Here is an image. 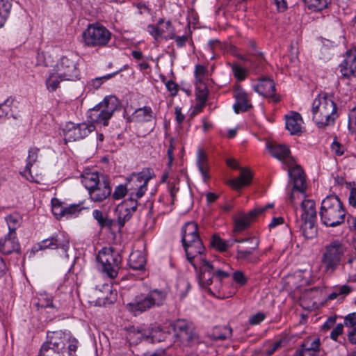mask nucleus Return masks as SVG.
Wrapping results in <instances>:
<instances>
[{
  "instance_id": "nucleus-56",
  "label": "nucleus",
  "mask_w": 356,
  "mask_h": 356,
  "mask_svg": "<svg viewBox=\"0 0 356 356\" xmlns=\"http://www.w3.org/2000/svg\"><path fill=\"white\" fill-rule=\"evenodd\" d=\"M343 325L341 323L337 324L330 333V337L334 341H337L338 337L342 334Z\"/></svg>"
},
{
  "instance_id": "nucleus-47",
  "label": "nucleus",
  "mask_w": 356,
  "mask_h": 356,
  "mask_svg": "<svg viewBox=\"0 0 356 356\" xmlns=\"http://www.w3.org/2000/svg\"><path fill=\"white\" fill-rule=\"evenodd\" d=\"M309 8L321 10L327 8L329 0H302Z\"/></svg>"
},
{
  "instance_id": "nucleus-15",
  "label": "nucleus",
  "mask_w": 356,
  "mask_h": 356,
  "mask_svg": "<svg viewBox=\"0 0 356 356\" xmlns=\"http://www.w3.org/2000/svg\"><path fill=\"white\" fill-rule=\"evenodd\" d=\"M339 68L343 77L346 79L356 77V47L346 51Z\"/></svg>"
},
{
  "instance_id": "nucleus-45",
  "label": "nucleus",
  "mask_w": 356,
  "mask_h": 356,
  "mask_svg": "<svg viewBox=\"0 0 356 356\" xmlns=\"http://www.w3.org/2000/svg\"><path fill=\"white\" fill-rule=\"evenodd\" d=\"M6 220L8 226L9 232L16 233L15 230L21 221L20 216L18 213H13L8 216L6 218Z\"/></svg>"
},
{
  "instance_id": "nucleus-58",
  "label": "nucleus",
  "mask_w": 356,
  "mask_h": 356,
  "mask_svg": "<svg viewBox=\"0 0 356 356\" xmlns=\"http://www.w3.org/2000/svg\"><path fill=\"white\" fill-rule=\"evenodd\" d=\"M67 341L69 343V345H68L69 353H70V355H72V353L76 352L79 342H78L77 339H76L74 337H72L70 334H69V338L67 339Z\"/></svg>"
},
{
  "instance_id": "nucleus-50",
  "label": "nucleus",
  "mask_w": 356,
  "mask_h": 356,
  "mask_svg": "<svg viewBox=\"0 0 356 356\" xmlns=\"http://www.w3.org/2000/svg\"><path fill=\"white\" fill-rule=\"evenodd\" d=\"M37 65H42L46 67H51L53 65V60H51L49 55L40 53L38 54Z\"/></svg>"
},
{
  "instance_id": "nucleus-9",
  "label": "nucleus",
  "mask_w": 356,
  "mask_h": 356,
  "mask_svg": "<svg viewBox=\"0 0 356 356\" xmlns=\"http://www.w3.org/2000/svg\"><path fill=\"white\" fill-rule=\"evenodd\" d=\"M68 338L69 333L62 331L48 334L47 341L42 346L39 356H63L62 351Z\"/></svg>"
},
{
  "instance_id": "nucleus-13",
  "label": "nucleus",
  "mask_w": 356,
  "mask_h": 356,
  "mask_svg": "<svg viewBox=\"0 0 356 356\" xmlns=\"http://www.w3.org/2000/svg\"><path fill=\"white\" fill-rule=\"evenodd\" d=\"M56 71L67 81L80 79V70L77 59L73 56H64L56 64Z\"/></svg>"
},
{
  "instance_id": "nucleus-38",
  "label": "nucleus",
  "mask_w": 356,
  "mask_h": 356,
  "mask_svg": "<svg viewBox=\"0 0 356 356\" xmlns=\"http://www.w3.org/2000/svg\"><path fill=\"white\" fill-rule=\"evenodd\" d=\"M118 99L115 97L109 96L105 97L97 106L102 108L104 111L106 112L107 115L112 117L114 112L118 109Z\"/></svg>"
},
{
  "instance_id": "nucleus-18",
  "label": "nucleus",
  "mask_w": 356,
  "mask_h": 356,
  "mask_svg": "<svg viewBox=\"0 0 356 356\" xmlns=\"http://www.w3.org/2000/svg\"><path fill=\"white\" fill-rule=\"evenodd\" d=\"M68 248V239L65 238L63 236L56 235L38 243L37 245L33 247V251L38 252L39 250H44L46 249L56 250L61 248L65 252H67Z\"/></svg>"
},
{
  "instance_id": "nucleus-2",
  "label": "nucleus",
  "mask_w": 356,
  "mask_h": 356,
  "mask_svg": "<svg viewBox=\"0 0 356 356\" xmlns=\"http://www.w3.org/2000/svg\"><path fill=\"white\" fill-rule=\"evenodd\" d=\"M346 243L339 239H332L325 243L321 252V266L324 273L332 275L342 264L347 252Z\"/></svg>"
},
{
  "instance_id": "nucleus-33",
  "label": "nucleus",
  "mask_w": 356,
  "mask_h": 356,
  "mask_svg": "<svg viewBox=\"0 0 356 356\" xmlns=\"http://www.w3.org/2000/svg\"><path fill=\"white\" fill-rule=\"evenodd\" d=\"M252 179L251 172L248 169H242L240 176L236 179L230 180L229 183L234 188L238 190L249 185L251 183Z\"/></svg>"
},
{
  "instance_id": "nucleus-20",
  "label": "nucleus",
  "mask_w": 356,
  "mask_h": 356,
  "mask_svg": "<svg viewBox=\"0 0 356 356\" xmlns=\"http://www.w3.org/2000/svg\"><path fill=\"white\" fill-rule=\"evenodd\" d=\"M254 90L264 97L272 98L276 102L279 101L275 95V84L269 77L259 79L258 83L254 86Z\"/></svg>"
},
{
  "instance_id": "nucleus-26",
  "label": "nucleus",
  "mask_w": 356,
  "mask_h": 356,
  "mask_svg": "<svg viewBox=\"0 0 356 356\" xmlns=\"http://www.w3.org/2000/svg\"><path fill=\"white\" fill-rule=\"evenodd\" d=\"M257 218V216H250L248 213H240L234 218V226L233 232L240 233L247 229L251 222Z\"/></svg>"
},
{
  "instance_id": "nucleus-19",
  "label": "nucleus",
  "mask_w": 356,
  "mask_h": 356,
  "mask_svg": "<svg viewBox=\"0 0 356 356\" xmlns=\"http://www.w3.org/2000/svg\"><path fill=\"white\" fill-rule=\"evenodd\" d=\"M174 330L183 343H190L195 338L193 325L184 320H177L174 324Z\"/></svg>"
},
{
  "instance_id": "nucleus-49",
  "label": "nucleus",
  "mask_w": 356,
  "mask_h": 356,
  "mask_svg": "<svg viewBox=\"0 0 356 356\" xmlns=\"http://www.w3.org/2000/svg\"><path fill=\"white\" fill-rule=\"evenodd\" d=\"M129 191V187L127 185L124 186L122 184L118 185L115 187L113 193L112 194V197L114 200H120L125 196L127 193Z\"/></svg>"
},
{
  "instance_id": "nucleus-25",
  "label": "nucleus",
  "mask_w": 356,
  "mask_h": 356,
  "mask_svg": "<svg viewBox=\"0 0 356 356\" xmlns=\"http://www.w3.org/2000/svg\"><path fill=\"white\" fill-rule=\"evenodd\" d=\"M270 154L287 164L293 159L290 158V150L288 147L284 145L280 144H268L267 145Z\"/></svg>"
},
{
  "instance_id": "nucleus-30",
  "label": "nucleus",
  "mask_w": 356,
  "mask_h": 356,
  "mask_svg": "<svg viewBox=\"0 0 356 356\" xmlns=\"http://www.w3.org/2000/svg\"><path fill=\"white\" fill-rule=\"evenodd\" d=\"M302 118L298 113H293L291 115L286 118V128L291 134H298L301 132Z\"/></svg>"
},
{
  "instance_id": "nucleus-24",
  "label": "nucleus",
  "mask_w": 356,
  "mask_h": 356,
  "mask_svg": "<svg viewBox=\"0 0 356 356\" xmlns=\"http://www.w3.org/2000/svg\"><path fill=\"white\" fill-rule=\"evenodd\" d=\"M40 149L36 147H31L29 150L28 156L26 159V165L24 172H22L24 176L29 181L40 183V180L37 177L32 175L31 168L33 163H35L38 158V154Z\"/></svg>"
},
{
  "instance_id": "nucleus-11",
  "label": "nucleus",
  "mask_w": 356,
  "mask_h": 356,
  "mask_svg": "<svg viewBox=\"0 0 356 356\" xmlns=\"http://www.w3.org/2000/svg\"><path fill=\"white\" fill-rule=\"evenodd\" d=\"M218 263H211L209 261L200 269L199 282L204 287L210 286L213 279L220 283L223 280L229 277L230 272L225 268L217 266Z\"/></svg>"
},
{
  "instance_id": "nucleus-29",
  "label": "nucleus",
  "mask_w": 356,
  "mask_h": 356,
  "mask_svg": "<svg viewBox=\"0 0 356 356\" xmlns=\"http://www.w3.org/2000/svg\"><path fill=\"white\" fill-rule=\"evenodd\" d=\"M301 220H316L315 202L312 200L305 199L301 203Z\"/></svg>"
},
{
  "instance_id": "nucleus-52",
  "label": "nucleus",
  "mask_w": 356,
  "mask_h": 356,
  "mask_svg": "<svg viewBox=\"0 0 356 356\" xmlns=\"http://www.w3.org/2000/svg\"><path fill=\"white\" fill-rule=\"evenodd\" d=\"M209 91L204 85L200 86L197 89L196 99L198 102H206L208 98Z\"/></svg>"
},
{
  "instance_id": "nucleus-61",
  "label": "nucleus",
  "mask_w": 356,
  "mask_h": 356,
  "mask_svg": "<svg viewBox=\"0 0 356 356\" xmlns=\"http://www.w3.org/2000/svg\"><path fill=\"white\" fill-rule=\"evenodd\" d=\"M165 86L172 97L177 95L178 92V85L177 83L172 81H168L165 83Z\"/></svg>"
},
{
  "instance_id": "nucleus-64",
  "label": "nucleus",
  "mask_w": 356,
  "mask_h": 356,
  "mask_svg": "<svg viewBox=\"0 0 356 356\" xmlns=\"http://www.w3.org/2000/svg\"><path fill=\"white\" fill-rule=\"evenodd\" d=\"M345 323L346 325H349L350 326L356 325V313L348 314L345 318Z\"/></svg>"
},
{
  "instance_id": "nucleus-46",
  "label": "nucleus",
  "mask_w": 356,
  "mask_h": 356,
  "mask_svg": "<svg viewBox=\"0 0 356 356\" xmlns=\"http://www.w3.org/2000/svg\"><path fill=\"white\" fill-rule=\"evenodd\" d=\"M116 211L118 213V220L121 226H123L124 223L131 218L134 213V212H131V211L128 209H122V207L119 205L118 206Z\"/></svg>"
},
{
  "instance_id": "nucleus-59",
  "label": "nucleus",
  "mask_w": 356,
  "mask_h": 356,
  "mask_svg": "<svg viewBox=\"0 0 356 356\" xmlns=\"http://www.w3.org/2000/svg\"><path fill=\"white\" fill-rule=\"evenodd\" d=\"M273 204H268L265 207H256L254 209L250 211V216H259L260 214L264 213L268 209L273 208Z\"/></svg>"
},
{
  "instance_id": "nucleus-4",
  "label": "nucleus",
  "mask_w": 356,
  "mask_h": 356,
  "mask_svg": "<svg viewBox=\"0 0 356 356\" xmlns=\"http://www.w3.org/2000/svg\"><path fill=\"white\" fill-rule=\"evenodd\" d=\"M167 297V293L163 290L154 289L148 293H140L135 297L131 302L127 305V309L134 313H142L154 307L162 305Z\"/></svg>"
},
{
  "instance_id": "nucleus-1",
  "label": "nucleus",
  "mask_w": 356,
  "mask_h": 356,
  "mask_svg": "<svg viewBox=\"0 0 356 356\" xmlns=\"http://www.w3.org/2000/svg\"><path fill=\"white\" fill-rule=\"evenodd\" d=\"M312 120L321 129L332 126L338 118L337 106L332 97L327 93H320L313 101Z\"/></svg>"
},
{
  "instance_id": "nucleus-16",
  "label": "nucleus",
  "mask_w": 356,
  "mask_h": 356,
  "mask_svg": "<svg viewBox=\"0 0 356 356\" xmlns=\"http://www.w3.org/2000/svg\"><path fill=\"white\" fill-rule=\"evenodd\" d=\"M147 31L156 39L164 38L165 39H174L175 38V29L170 21L163 19L159 20L157 24L149 25Z\"/></svg>"
},
{
  "instance_id": "nucleus-12",
  "label": "nucleus",
  "mask_w": 356,
  "mask_h": 356,
  "mask_svg": "<svg viewBox=\"0 0 356 356\" xmlns=\"http://www.w3.org/2000/svg\"><path fill=\"white\" fill-rule=\"evenodd\" d=\"M187 260L195 270L200 269L208 261L204 255L205 248L201 239L182 243Z\"/></svg>"
},
{
  "instance_id": "nucleus-40",
  "label": "nucleus",
  "mask_w": 356,
  "mask_h": 356,
  "mask_svg": "<svg viewBox=\"0 0 356 356\" xmlns=\"http://www.w3.org/2000/svg\"><path fill=\"white\" fill-rule=\"evenodd\" d=\"M63 81H67V79H64V78L61 76L57 71H56V72L51 73L46 79L47 88L49 92H54L60 88V84Z\"/></svg>"
},
{
  "instance_id": "nucleus-22",
  "label": "nucleus",
  "mask_w": 356,
  "mask_h": 356,
  "mask_svg": "<svg viewBox=\"0 0 356 356\" xmlns=\"http://www.w3.org/2000/svg\"><path fill=\"white\" fill-rule=\"evenodd\" d=\"M0 251L5 254L20 252V245L16 233L8 232L4 238L0 239Z\"/></svg>"
},
{
  "instance_id": "nucleus-54",
  "label": "nucleus",
  "mask_w": 356,
  "mask_h": 356,
  "mask_svg": "<svg viewBox=\"0 0 356 356\" xmlns=\"http://www.w3.org/2000/svg\"><path fill=\"white\" fill-rule=\"evenodd\" d=\"M232 72L235 76V77L239 80L242 81L245 79L246 76V71L244 68L241 67L238 65H233L232 66Z\"/></svg>"
},
{
  "instance_id": "nucleus-63",
  "label": "nucleus",
  "mask_w": 356,
  "mask_h": 356,
  "mask_svg": "<svg viewBox=\"0 0 356 356\" xmlns=\"http://www.w3.org/2000/svg\"><path fill=\"white\" fill-rule=\"evenodd\" d=\"M349 204L355 207H356V188L353 187L350 188V195H349Z\"/></svg>"
},
{
  "instance_id": "nucleus-41",
  "label": "nucleus",
  "mask_w": 356,
  "mask_h": 356,
  "mask_svg": "<svg viewBox=\"0 0 356 356\" xmlns=\"http://www.w3.org/2000/svg\"><path fill=\"white\" fill-rule=\"evenodd\" d=\"M235 242L232 240L229 241H223L220 236L213 235L211 241V245L221 252L226 251L233 245Z\"/></svg>"
},
{
  "instance_id": "nucleus-3",
  "label": "nucleus",
  "mask_w": 356,
  "mask_h": 356,
  "mask_svg": "<svg viewBox=\"0 0 356 356\" xmlns=\"http://www.w3.org/2000/svg\"><path fill=\"white\" fill-rule=\"evenodd\" d=\"M319 214L323 224L336 227L344 222L346 211L337 196L329 195L322 201Z\"/></svg>"
},
{
  "instance_id": "nucleus-48",
  "label": "nucleus",
  "mask_w": 356,
  "mask_h": 356,
  "mask_svg": "<svg viewBox=\"0 0 356 356\" xmlns=\"http://www.w3.org/2000/svg\"><path fill=\"white\" fill-rule=\"evenodd\" d=\"M248 54L257 59V60L261 63L264 61L263 53L257 49L256 42L253 40L248 41Z\"/></svg>"
},
{
  "instance_id": "nucleus-62",
  "label": "nucleus",
  "mask_w": 356,
  "mask_h": 356,
  "mask_svg": "<svg viewBox=\"0 0 356 356\" xmlns=\"http://www.w3.org/2000/svg\"><path fill=\"white\" fill-rule=\"evenodd\" d=\"M207 69L202 65H197L195 68V75L196 77H203L206 75Z\"/></svg>"
},
{
  "instance_id": "nucleus-44",
  "label": "nucleus",
  "mask_w": 356,
  "mask_h": 356,
  "mask_svg": "<svg viewBox=\"0 0 356 356\" xmlns=\"http://www.w3.org/2000/svg\"><path fill=\"white\" fill-rule=\"evenodd\" d=\"M320 341L318 339H316L313 341H306L302 344V349L300 353V356H305L307 352L310 350L318 351L319 350Z\"/></svg>"
},
{
  "instance_id": "nucleus-28",
  "label": "nucleus",
  "mask_w": 356,
  "mask_h": 356,
  "mask_svg": "<svg viewBox=\"0 0 356 356\" xmlns=\"http://www.w3.org/2000/svg\"><path fill=\"white\" fill-rule=\"evenodd\" d=\"M102 181V176L95 171L85 170L81 175V181L88 191Z\"/></svg>"
},
{
  "instance_id": "nucleus-17",
  "label": "nucleus",
  "mask_w": 356,
  "mask_h": 356,
  "mask_svg": "<svg viewBox=\"0 0 356 356\" xmlns=\"http://www.w3.org/2000/svg\"><path fill=\"white\" fill-rule=\"evenodd\" d=\"M112 188L109 180L102 176V181L88 191L90 199L95 202H102L111 195Z\"/></svg>"
},
{
  "instance_id": "nucleus-7",
  "label": "nucleus",
  "mask_w": 356,
  "mask_h": 356,
  "mask_svg": "<svg viewBox=\"0 0 356 356\" xmlns=\"http://www.w3.org/2000/svg\"><path fill=\"white\" fill-rule=\"evenodd\" d=\"M83 44L88 47H103L111 39V33L103 25L90 24L82 33Z\"/></svg>"
},
{
  "instance_id": "nucleus-27",
  "label": "nucleus",
  "mask_w": 356,
  "mask_h": 356,
  "mask_svg": "<svg viewBox=\"0 0 356 356\" xmlns=\"http://www.w3.org/2000/svg\"><path fill=\"white\" fill-rule=\"evenodd\" d=\"M200 239L197 225L195 222H186L181 230V243L191 242L194 240Z\"/></svg>"
},
{
  "instance_id": "nucleus-21",
  "label": "nucleus",
  "mask_w": 356,
  "mask_h": 356,
  "mask_svg": "<svg viewBox=\"0 0 356 356\" xmlns=\"http://www.w3.org/2000/svg\"><path fill=\"white\" fill-rule=\"evenodd\" d=\"M19 113V102L15 97H9L0 104V119L3 118L17 119Z\"/></svg>"
},
{
  "instance_id": "nucleus-23",
  "label": "nucleus",
  "mask_w": 356,
  "mask_h": 356,
  "mask_svg": "<svg viewBox=\"0 0 356 356\" xmlns=\"http://www.w3.org/2000/svg\"><path fill=\"white\" fill-rule=\"evenodd\" d=\"M234 97L236 100V102L233 106L235 113H239L240 112H245L249 108L252 107L247 94L240 86L235 88L234 90Z\"/></svg>"
},
{
  "instance_id": "nucleus-6",
  "label": "nucleus",
  "mask_w": 356,
  "mask_h": 356,
  "mask_svg": "<svg viewBox=\"0 0 356 356\" xmlns=\"http://www.w3.org/2000/svg\"><path fill=\"white\" fill-rule=\"evenodd\" d=\"M289 177V184H292L293 187L289 194V200L292 204H295L296 199L300 196L305 197V192L307 189L306 176L302 167L296 164L294 161H290L286 164Z\"/></svg>"
},
{
  "instance_id": "nucleus-39",
  "label": "nucleus",
  "mask_w": 356,
  "mask_h": 356,
  "mask_svg": "<svg viewBox=\"0 0 356 356\" xmlns=\"http://www.w3.org/2000/svg\"><path fill=\"white\" fill-rule=\"evenodd\" d=\"M232 335V329L228 326L216 327L209 335L213 341H223L229 339Z\"/></svg>"
},
{
  "instance_id": "nucleus-5",
  "label": "nucleus",
  "mask_w": 356,
  "mask_h": 356,
  "mask_svg": "<svg viewBox=\"0 0 356 356\" xmlns=\"http://www.w3.org/2000/svg\"><path fill=\"white\" fill-rule=\"evenodd\" d=\"M237 245L235 258L240 261L256 264L260 259L259 240L257 237L233 239Z\"/></svg>"
},
{
  "instance_id": "nucleus-55",
  "label": "nucleus",
  "mask_w": 356,
  "mask_h": 356,
  "mask_svg": "<svg viewBox=\"0 0 356 356\" xmlns=\"http://www.w3.org/2000/svg\"><path fill=\"white\" fill-rule=\"evenodd\" d=\"M266 318V315L264 313L258 312L254 315H252L250 319L249 323L250 325H257L259 324L261 321H263Z\"/></svg>"
},
{
  "instance_id": "nucleus-57",
  "label": "nucleus",
  "mask_w": 356,
  "mask_h": 356,
  "mask_svg": "<svg viewBox=\"0 0 356 356\" xmlns=\"http://www.w3.org/2000/svg\"><path fill=\"white\" fill-rule=\"evenodd\" d=\"M154 224V218L153 217V207L152 205L149 207L147 213V220L145 222V227L147 229H150Z\"/></svg>"
},
{
  "instance_id": "nucleus-34",
  "label": "nucleus",
  "mask_w": 356,
  "mask_h": 356,
  "mask_svg": "<svg viewBox=\"0 0 356 356\" xmlns=\"http://www.w3.org/2000/svg\"><path fill=\"white\" fill-rule=\"evenodd\" d=\"M146 258L140 251H134L131 253L129 259V265L133 270H143L145 268Z\"/></svg>"
},
{
  "instance_id": "nucleus-53",
  "label": "nucleus",
  "mask_w": 356,
  "mask_h": 356,
  "mask_svg": "<svg viewBox=\"0 0 356 356\" xmlns=\"http://www.w3.org/2000/svg\"><path fill=\"white\" fill-rule=\"evenodd\" d=\"M282 343V339H280L273 343H271L269 345L268 348L266 350H264V355L271 356L277 350H278L281 347Z\"/></svg>"
},
{
  "instance_id": "nucleus-10",
  "label": "nucleus",
  "mask_w": 356,
  "mask_h": 356,
  "mask_svg": "<svg viewBox=\"0 0 356 356\" xmlns=\"http://www.w3.org/2000/svg\"><path fill=\"white\" fill-rule=\"evenodd\" d=\"M155 177L151 168H143L140 172L132 173L127 179V185L132 196L143 197L147 191V184Z\"/></svg>"
},
{
  "instance_id": "nucleus-37",
  "label": "nucleus",
  "mask_w": 356,
  "mask_h": 356,
  "mask_svg": "<svg viewBox=\"0 0 356 356\" xmlns=\"http://www.w3.org/2000/svg\"><path fill=\"white\" fill-rule=\"evenodd\" d=\"M316 220H301L300 229L304 237L307 239H312L316 236L317 229L315 226Z\"/></svg>"
},
{
  "instance_id": "nucleus-14",
  "label": "nucleus",
  "mask_w": 356,
  "mask_h": 356,
  "mask_svg": "<svg viewBox=\"0 0 356 356\" xmlns=\"http://www.w3.org/2000/svg\"><path fill=\"white\" fill-rule=\"evenodd\" d=\"M95 129L93 124L80 123L74 124L70 123L64 130V137L66 141H76L87 137Z\"/></svg>"
},
{
  "instance_id": "nucleus-32",
  "label": "nucleus",
  "mask_w": 356,
  "mask_h": 356,
  "mask_svg": "<svg viewBox=\"0 0 356 356\" xmlns=\"http://www.w3.org/2000/svg\"><path fill=\"white\" fill-rule=\"evenodd\" d=\"M54 202H58V200H52V204H53L52 212H53L54 215L57 218H60L61 217L64 216L65 215L74 214L81 211V209L79 208V205L73 204L68 207L63 208L59 204H57L54 203Z\"/></svg>"
},
{
  "instance_id": "nucleus-51",
  "label": "nucleus",
  "mask_w": 356,
  "mask_h": 356,
  "mask_svg": "<svg viewBox=\"0 0 356 356\" xmlns=\"http://www.w3.org/2000/svg\"><path fill=\"white\" fill-rule=\"evenodd\" d=\"M233 280L239 286H244L246 284L248 279L244 273L241 270H236L233 273Z\"/></svg>"
},
{
  "instance_id": "nucleus-31",
  "label": "nucleus",
  "mask_w": 356,
  "mask_h": 356,
  "mask_svg": "<svg viewBox=\"0 0 356 356\" xmlns=\"http://www.w3.org/2000/svg\"><path fill=\"white\" fill-rule=\"evenodd\" d=\"M91 121L104 126L108 124V120L111 118L106 112L104 111L99 106H95L90 112L89 115Z\"/></svg>"
},
{
  "instance_id": "nucleus-42",
  "label": "nucleus",
  "mask_w": 356,
  "mask_h": 356,
  "mask_svg": "<svg viewBox=\"0 0 356 356\" xmlns=\"http://www.w3.org/2000/svg\"><path fill=\"white\" fill-rule=\"evenodd\" d=\"M142 197L132 196V193H129V197L124 200L119 206L122 207V209H128L131 212H135L138 207V199Z\"/></svg>"
},
{
  "instance_id": "nucleus-8",
  "label": "nucleus",
  "mask_w": 356,
  "mask_h": 356,
  "mask_svg": "<svg viewBox=\"0 0 356 356\" xmlns=\"http://www.w3.org/2000/svg\"><path fill=\"white\" fill-rule=\"evenodd\" d=\"M97 260L102 265L103 273L109 278L118 276L122 263V257L118 251L112 248H104L99 252Z\"/></svg>"
},
{
  "instance_id": "nucleus-60",
  "label": "nucleus",
  "mask_w": 356,
  "mask_h": 356,
  "mask_svg": "<svg viewBox=\"0 0 356 356\" xmlns=\"http://www.w3.org/2000/svg\"><path fill=\"white\" fill-rule=\"evenodd\" d=\"M11 0H0V12L9 14L11 9Z\"/></svg>"
},
{
  "instance_id": "nucleus-36",
  "label": "nucleus",
  "mask_w": 356,
  "mask_h": 356,
  "mask_svg": "<svg viewBox=\"0 0 356 356\" xmlns=\"http://www.w3.org/2000/svg\"><path fill=\"white\" fill-rule=\"evenodd\" d=\"M132 120L138 122H150L153 118V111L151 107L144 106L135 111L131 115Z\"/></svg>"
},
{
  "instance_id": "nucleus-35",
  "label": "nucleus",
  "mask_w": 356,
  "mask_h": 356,
  "mask_svg": "<svg viewBox=\"0 0 356 356\" xmlns=\"http://www.w3.org/2000/svg\"><path fill=\"white\" fill-rule=\"evenodd\" d=\"M197 165L202 175L204 181H207L210 178V176L209 175V167L208 163L207 156L206 153L202 149H199L197 152Z\"/></svg>"
},
{
  "instance_id": "nucleus-43",
  "label": "nucleus",
  "mask_w": 356,
  "mask_h": 356,
  "mask_svg": "<svg viewBox=\"0 0 356 356\" xmlns=\"http://www.w3.org/2000/svg\"><path fill=\"white\" fill-rule=\"evenodd\" d=\"M352 291L350 286L344 284L339 286H336L333 291L328 295V300H334L337 297L342 296H345Z\"/></svg>"
}]
</instances>
